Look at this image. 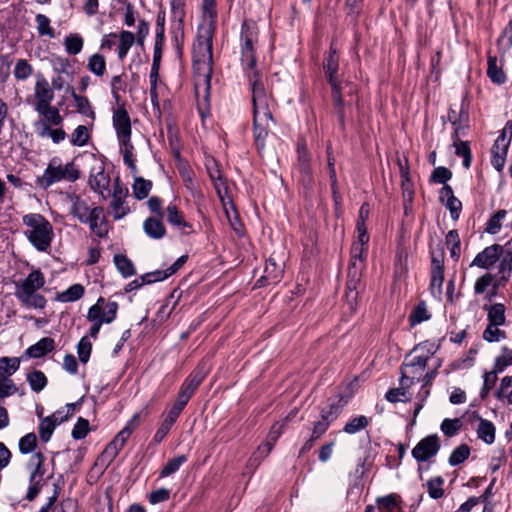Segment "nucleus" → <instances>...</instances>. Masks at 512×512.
Returning <instances> with one entry per match:
<instances>
[{"label": "nucleus", "instance_id": "nucleus-1", "mask_svg": "<svg viewBox=\"0 0 512 512\" xmlns=\"http://www.w3.org/2000/svg\"><path fill=\"white\" fill-rule=\"evenodd\" d=\"M258 42V29L255 23L245 21L241 27V63L251 82L253 103V127L258 149H264L268 132L274 123L270 108L271 98L267 94L259 72L255 69V45Z\"/></svg>", "mask_w": 512, "mask_h": 512}, {"label": "nucleus", "instance_id": "nucleus-2", "mask_svg": "<svg viewBox=\"0 0 512 512\" xmlns=\"http://www.w3.org/2000/svg\"><path fill=\"white\" fill-rule=\"evenodd\" d=\"M23 234L38 252H48L54 239V229L40 213H28L22 217Z\"/></svg>", "mask_w": 512, "mask_h": 512}, {"label": "nucleus", "instance_id": "nucleus-3", "mask_svg": "<svg viewBox=\"0 0 512 512\" xmlns=\"http://www.w3.org/2000/svg\"><path fill=\"white\" fill-rule=\"evenodd\" d=\"M212 27L203 28L193 45V63L198 81L202 78L206 89L210 88L212 76Z\"/></svg>", "mask_w": 512, "mask_h": 512}, {"label": "nucleus", "instance_id": "nucleus-4", "mask_svg": "<svg viewBox=\"0 0 512 512\" xmlns=\"http://www.w3.org/2000/svg\"><path fill=\"white\" fill-rule=\"evenodd\" d=\"M45 276L39 269L32 270L26 278L15 283V296L27 308L43 309L46 298L39 293L45 285Z\"/></svg>", "mask_w": 512, "mask_h": 512}, {"label": "nucleus", "instance_id": "nucleus-5", "mask_svg": "<svg viewBox=\"0 0 512 512\" xmlns=\"http://www.w3.org/2000/svg\"><path fill=\"white\" fill-rule=\"evenodd\" d=\"M367 246L353 243L351 249V260L348 267V279L346 283V300L352 311L356 309L358 298V285L361 281V274L364 268V260L367 256Z\"/></svg>", "mask_w": 512, "mask_h": 512}, {"label": "nucleus", "instance_id": "nucleus-6", "mask_svg": "<svg viewBox=\"0 0 512 512\" xmlns=\"http://www.w3.org/2000/svg\"><path fill=\"white\" fill-rule=\"evenodd\" d=\"M113 126L116 130L117 139L120 144V151L123 155L124 163L136 172L134 158V146L131 142V122L128 112L124 108H118L113 114Z\"/></svg>", "mask_w": 512, "mask_h": 512}, {"label": "nucleus", "instance_id": "nucleus-7", "mask_svg": "<svg viewBox=\"0 0 512 512\" xmlns=\"http://www.w3.org/2000/svg\"><path fill=\"white\" fill-rule=\"evenodd\" d=\"M80 176L79 169L73 161L62 163L58 157L52 158L43 174L36 180L37 185L46 189L61 181L75 182Z\"/></svg>", "mask_w": 512, "mask_h": 512}, {"label": "nucleus", "instance_id": "nucleus-8", "mask_svg": "<svg viewBox=\"0 0 512 512\" xmlns=\"http://www.w3.org/2000/svg\"><path fill=\"white\" fill-rule=\"evenodd\" d=\"M18 357H0V398L13 395L17 391L11 376L19 369Z\"/></svg>", "mask_w": 512, "mask_h": 512}, {"label": "nucleus", "instance_id": "nucleus-9", "mask_svg": "<svg viewBox=\"0 0 512 512\" xmlns=\"http://www.w3.org/2000/svg\"><path fill=\"white\" fill-rule=\"evenodd\" d=\"M45 457L41 452L33 454L27 464L30 471L29 488L26 494V499L32 501L40 492V485L43 480Z\"/></svg>", "mask_w": 512, "mask_h": 512}, {"label": "nucleus", "instance_id": "nucleus-10", "mask_svg": "<svg viewBox=\"0 0 512 512\" xmlns=\"http://www.w3.org/2000/svg\"><path fill=\"white\" fill-rule=\"evenodd\" d=\"M323 67L328 78V82L332 87L334 104L336 107L341 108L343 105L342 91L345 87H343L337 77L339 62L334 50H331L329 56L325 59Z\"/></svg>", "mask_w": 512, "mask_h": 512}, {"label": "nucleus", "instance_id": "nucleus-11", "mask_svg": "<svg viewBox=\"0 0 512 512\" xmlns=\"http://www.w3.org/2000/svg\"><path fill=\"white\" fill-rule=\"evenodd\" d=\"M440 449V440L436 434L421 439L412 449V456L418 462H425L434 457Z\"/></svg>", "mask_w": 512, "mask_h": 512}, {"label": "nucleus", "instance_id": "nucleus-12", "mask_svg": "<svg viewBox=\"0 0 512 512\" xmlns=\"http://www.w3.org/2000/svg\"><path fill=\"white\" fill-rule=\"evenodd\" d=\"M128 195V189L116 178L113 186L112 201L110 204L111 213L115 220L123 218L128 212L129 208L125 206V199Z\"/></svg>", "mask_w": 512, "mask_h": 512}, {"label": "nucleus", "instance_id": "nucleus-13", "mask_svg": "<svg viewBox=\"0 0 512 512\" xmlns=\"http://www.w3.org/2000/svg\"><path fill=\"white\" fill-rule=\"evenodd\" d=\"M91 189L99 193L104 199L110 196V177L105 172L103 165L94 166L89 176Z\"/></svg>", "mask_w": 512, "mask_h": 512}, {"label": "nucleus", "instance_id": "nucleus-14", "mask_svg": "<svg viewBox=\"0 0 512 512\" xmlns=\"http://www.w3.org/2000/svg\"><path fill=\"white\" fill-rule=\"evenodd\" d=\"M506 129L507 127L502 130L501 134L495 140L491 150V164L497 171H501L505 165L508 147L510 144V139L506 136Z\"/></svg>", "mask_w": 512, "mask_h": 512}, {"label": "nucleus", "instance_id": "nucleus-15", "mask_svg": "<svg viewBox=\"0 0 512 512\" xmlns=\"http://www.w3.org/2000/svg\"><path fill=\"white\" fill-rule=\"evenodd\" d=\"M118 303L115 301H106L103 297H99L94 305L89 309L96 310L97 320L102 324L112 323L118 313Z\"/></svg>", "mask_w": 512, "mask_h": 512}, {"label": "nucleus", "instance_id": "nucleus-16", "mask_svg": "<svg viewBox=\"0 0 512 512\" xmlns=\"http://www.w3.org/2000/svg\"><path fill=\"white\" fill-rule=\"evenodd\" d=\"M34 109L51 105L54 99V91L47 79L43 76L37 77L34 86Z\"/></svg>", "mask_w": 512, "mask_h": 512}, {"label": "nucleus", "instance_id": "nucleus-17", "mask_svg": "<svg viewBox=\"0 0 512 512\" xmlns=\"http://www.w3.org/2000/svg\"><path fill=\"white\" fill-rule=\"evenodd\" d=\"M502 251V246L498 244L488 246L476 255L470 266L488 269L498 261Z\"/></svg>", "mask_w": 512, "mask_h": 512}, {"label": "nucleus", "instance_id": "nucleus-18", "mask_svg": "<svg viewBox=\"0 0 512 512\" xmlns=\"http://www.w3.org/2000/svg\"><path fill=\"white\" fill-rule=\"evenodd\" d=\"M89 225L90 230L99 238H104L108 234V225L104 215V209L100 206L92 208V214L85 223Z\"/></svg>", "mask_w": 512, "mask_h": 512}, {"label": "nucleus", "instance_id": "nucleus-19", "mask_svg": "<svg viewBox=\"0 0 512 512\" xmlns=\"http://www.w3.org/2000/svg\"><path fill=\"white\" fill-rule=\"evenodd\" d=\"M205 376L206 371L198 367L184 381L178 394L184 395L186 396L187 400H190V398L192 397L198 386L201 384Z\"/></svg>", "mask_w": 512, "mask_h": 512}, {"label": "nucleus", "instance_id": "nucleus-20", "mask_svg": "<svg viewBox=\"0 0 512 512\" xmlns=\"http://www.w3.org/2000/svg\"><path fill=\"white\" fill-rule=\"evenodd\" d=\"M474 419L478 422L476 427L477 437L488 445L493 444L496 437L495 425L479 415H475Z\"/></svg>", "mask_w": 512, "mask_h": 512}, {"label": "nucleus", "instance_id": "nucleus-21", "mask_svg": "<svg viewBox=\"0 0 512 512\" xmlns=\"http://www.w3.org/2000/svg\"><path fill=\"white\" fill-rule=\"evenodd\" d=\"M70 202V213L81 223H86L88 221V217L92 214V208H90L88 203L79 196H72L70 198Z\"/></svg>", "mask_w": 512, "mask_h": 512}, {"label": "nucleus", "instance_id": "nucleus-22", "mask_svg": "<svg viewBox=\"0 0 512 512\" xmlns=\"http://www.w3.org/2000/svg\"><path fill=\"white\" fill-rule=\"evenodd\" d=\"M143 230L152 239H162L166 234L165 226L160 217H149L143 222Z\"/></svg>", "mask_w": 512, "mask_h": 512}, {"label": "nucleus", "instance_id": "nucleus-23", "mask_svg": "<svg viewBox=\"0 0 512 512\" xmlns=\"http://www.w3.org/2000/svg\"><path fill=\"white\" fill-rule=\"evenodd\" d=\"M487 75L494 84L501 85L506 82L502 61H499L495 56L488 57Z\"/></svg>", "mask_w": 512, "mask_h": 512}, {"label": "nucleus", "instance_id": "nucleus-24", "mask_svg": "<svg viewBox=\"0 0 512 512\" xmlns=\"http://www.w3.org/2000/svg\"><path fill=\"white\" fill-rule=\"evenodd\" d=\"M166 218H167V221L171 225L180 228L182 233H184V234L191 233L192 226L184 220L182 213L178 210V208L174 204H170L167 206Z\"/></svg>", "mask_w": 512, "mask_h": 512}, {"label": "nucleus", "instance_id": "nucleus-25", "mask_svg": "<svg viewBox=\"0 0 512 512\" xmlns=\"http://www.w3.org/2000/svg\"><path fill=\"white\" fill-rule=\"evenodd\" d=\"M35 111L42 117L41 121L58 127L63 123V117L57 107L51 105L36 107Z\"/></svg>", "mask_w": 512, "mask_h": 512}, {"label": "nucleus", "instance_id": "nucleus-26", "mask_svg": "<svg viewBox=\"0 0 512 512\" xmlns=\"http://www.w3.org/2000/svg\"><path fill=\"white\" fill-rule=\"evenodd\" d=\"M54 347V340L50 337H44L26 349L25 354L31 358H40L52 351Z\"/></svg>", "mask_w": 512, "mask_h": 512}, {"label": "nucleus", "instance_id": "nucleus-27", "mask_svg": "<svg viewBox=\"0 0 512 512\" xmlns=\"http://www.w3.org/2000/svg\"><path fill=\"white\" fill-rule=\"evenodd\" d=\"M283 272V264L277 263L273 257H270L266 261L262 279H264L268 284L277 283L281 279Z\"/></svg>", "mask_w": 512, "mask_h": 512}, {"label": "nucleus", "instance_id": "nucleus-28", "mask_svg": "<svg viewBox=\"0 0 512 512\" xmlns=\"http://www.w3.org/2000/svg\"><path fill=\"white\" fill-rule=\"evenodd\" d=\"M85 293V288L81 284H73L66 290L57 293L55 299L56 301L62 302V303H68V302H74L83 297Z\"/></svg>", "mask_w": 512, "mask_h": 512}, {"label": "nucleus", "instance_id": "nucleus-29", "mask_svg": "<svg viewBox=\"0 0 512 512\" xmlns=\"http://www.w3.org/2000/svg\"><path fill=\"white\" fill-rule=\"evenodd\" d=\"M407 382L412 383V381L409 380V378L406 376V372H402V378H401V387L398 388H392L387 391L385 398L392 403H396L399 401H404L407 399V391L404 388V386L407 384Z\"/></svg>", "mask_w": 512, "mask_h": 512}, {"label": "nucleus", "instance_id": "nucleus-30", "mask_svg": "<svg viewBox=\"0 0 512 512\" xmlns=\"http://www.w3.org/2000/svg\"><path fill=\"white\" fill-rule=\"evenodd\" d=\"M495 395L503 403L512 404V376H505L501 379Z\"/></svg>", "mask_w": 512, "mask_h": 512}, {"label": "nucleus", "instance_id": "nucleus-31", "mask_svg": "<svg viewBox=\"0 0 512 512\" xmlns=\"http://www.w3.org/2000/svg\"><path fill=\"white\" fill-rule=\"evenodd\" d=\"M138 425V415H134L126 424V426L115 436L112 440L121 449L124 447L126 441L132 434L133 430Z\"/></svg>", "mask_w": 512, "mask_h": 512}, {"label": "nucleus", "instance_id": "nucleus-32", "mask_svg": "<svg viewBox=\"0 0 512 512\" xmlns=\"http://www.w3.org/2000/svg\"><path fill=\"white\" fill-rule=\"evenodd\" d=\"M507 216L505 209L498 210L493 214L486 223L485 231L489 234H498L502 228V223Z\"/></svg>", "mask_w": 512, "mask_h": 512}, {"label": "nucleus", "instance_id": "nucleus-33", "mask_svg": "<svg viewBox=\"0 0 512 512\" xmlns=\"http://www.w3.org/2000/svg\"><path fill=\"white\" fill-rule=\"evenodd\" d=\"M90 140L89 128L85 125L77 126L70 135V143L73 146L82 147L88 144Z\"/></svg>", "mask_w": 512, "mask_h": 512}, {"label": "nucleus", "instance_id": "nucleus-34", "mask_svg": "<svg viewBox=\"0 0 512 512\" xmlns=\"http://www.w3.org/2000/svg\"><path fill=\"white\" fill-rule=\"evenodd\" d=\"M118 57L123 60L135 42V36L130 31H122L119 36Z\"/></svg>", "mask_w": 512, "mask_h": 512}, {"label": "nucleus", "instance_id": "nucleus-35", "mask_svg": "<svg viewBox=\"0 0 512 512\" xmlns=\"http://www.w3.org/2000/svg\"><path fill=\"white\" fill-rule=\"evenodd\" d=\"M84 45V40L79 34H69L64 39V47L65 51L69 55H77L79 54Z\"/></svg>", "mask_w": 512, "mask_h": 512}, {"label": "nucleus", "instance_id": "nucleus-36", "mask_svg": "<svg viewBox=\"0 0 512 512\" xmlns=\"http://www.w3.org/2000/svg\"><path fill=\"white\" fill-rule=\"evenodd\" d=\"M87 68L96 76H103L106 71V60L103 55L95 53L88 59Z\"/></svg>", "mask_w": 512, "mask_h": 512}, {"label": "nucleus", "instance_id": "nucleus-37", "mask_svg": "<svg viewBox=\"0 0 512 512\" xmlns=\"http://www.w3.org/2000/svg\"><path fill=\"white\" fill-rule=\"evenodd\" d=\"M152 189V182L150 180H146L142 177H137L134 180L132 190L133 195L136 199L142 200L149 195V192Z\"/></svg>", "mask_w": 512, "mask_h": 512}, {"label": "nucleus", "instance_id": "nucleus-38", "mask_svg": "<svg viewBox=\"0 0 512 512\" xmlns=\"http://www.w3.org/2000/svg\"><path fill=\"white\" fill-rule=\"evenodd\" d=\"M27 381L32 391L39 393L47 385V377L40 370H34L27 375Z\"/></svg>", "mask_w": 512, "mask_h": 512}, {"label": "nucleus", "instance_id": "nucleus-39", "mask_svg": "<svg viewBox=\"0 0 512 512\" xmlns=\"http://www.w3.org/2000/svg\"><path fill=\"white\" fill-rule=\"evenodd\" d=\"M114 263L118 271L123 275V277L128 278L135 274V268L132 261L128 259L125 255H115Z\"/></svg>", "mask_w": 512, "mask_h": 512}, {"label": "nucleus", "instance_id": "nucleus-40", "mask_svg": "<svg viewBox=\"0 0 512 512\" xmlns=\"http://www.w3.org/2000/svg\"><path fill=\"white\" fill-rule=\"evenodd\" d=\"M456 155L463 158V166L469 168L472 161L471 150L467 141L461 139L453 140Z\"/></svg>", "mask_w": 512, "mask_h": 512}, {"label": "nucleus", "instance_id": "nucleus-41", "mask_svg": "<svg viewBox=\"0 0 512 512\" xmlns=\"http://www.w3.org/2000/svg\"><path fill=\"white\" fill-rule=\"evenodd\" d=\"M489 324L503 325L505 323V306L496 303L487 308Z\"/></svg>", "mask_w": 512, "mask_h": 512}, {"label": "nucleus", "instance_id": "nucleus-42", "mask_svg": "<svg viewBox=\"0 0 512 512\" xmlns=\"http://www.w3.org/2000/svg\"><path fill=\"white\" fill-rule=\"evenodd\" d=\"M445 241L451 257L457 261L460 257V237L457 230H450Z\"/></svg>", "mask_w": 512, "mask_h": 512}, {"label": "nucleus", "instance_id": "nucleus-43", "mask_svg": "<svg viewBox=\"0 0 512 512\" xmlns=\"http://www.w3.org/2000/svg\"><path fill=\"white\" fill-rule=\"evenodd\" d=\"M369 423V418H367L364 415H360L348 421L344 426L343 431L348 434H355L365 429L369 425Z\"/></svg>", "mask_w": 512, "mask_h": 512}, {"label": "nucleus", "instance_id": "nucleus-44", "mask_svg": "<svg viewBox=\"0 0 512 512\" xmlns=\"http://www.w3.org/2000/svg\"><path fill=\"white\" fill-rule=\"evenodd\" d=\"M345 404L346 401H343L342 399H339L337 402L330 403L328 409H323L321 411V419L328 421V424L330 425L338 417Z\"/></svg>", "mask_w": 512, "mask_h": 512}, {"label": "nucleus", "instance_id": "nucleus-45", "mask_svg": "<svg viewBox=\"0 0 512 512\" xmlns=\"http://www.w3.org/2000/svg\"><path fill=\"white\" fill-rule=\"evenodd\" d=\"M430 319V314L427 310L425 302H420L412 311L409 316V321L412 326L418 325L423 321Z\"/></svg>", "mask_w": 512, "mask_h": 512}, {"label": "nucleus", "instance_id": "nucleus-46", "mask_svg": "<svg viewBox=\"0 0 512 512\" xmlns=\"http://www.w3.org/2000/svg\"><path fill=\"white\" fill-rule=\"evenodd\" d=\"M296 413L297 411L293 410L288 414L285 420H283L282 422L275 423L270 429L267 441L273 442V444H275L278 438L282 435L286 423L292 418H294L296 416Z\"/></svg>", "mask_w": 512, "mask_h": 512}, {"label": "nucleus", "instance_id": "nucleus-47", "mask_svg": "<svg viewBox=\"0 0 512 512\" xmlns=\"http://www.w3.org/2000/svg\"><path fill=\"white\" fill-rule=\"evenodd\" d=\"M443 484H444V480L440 476H437V477H434V478H431L430 480H428L426 483V487H427V492H428L429 496L433 499L441 498L444 494Z\"/></svg>", "mask_w": 512, "mask_h": 512}, {"label": "nucleus", "instance_id": "nucleus-48", "mask_svg": "<svg viewBox=\"0 0 512 512\" xmlns=\"http://www.w3.org/2000/svg\"><path fill=\"white\" fill-rule=\"evenodd\" d=\"M444 281V270L432 271L430 292L433 297L440 299L442 295V286Z\"/></svg>", "mask_w": 512, "mask_h": 512}, {"label": "nucleus", "instance_id": "nucleus-49", "mask_svg": "<svg viewBox=\"0 0 512 512\" xmlns=\"http://www.w3.org/2000/svg\"><path fill=\"white\" fill-rule=\"evenodd\" d=\"M470 455V448L466 444H462L456 447L449 457V464L451 466H457L464 462Z\"/></svg>", "mask_w": 512, "mask_h": 512}, {"label": "nucleus", "instance_id": "nucleus-50", "mask_svg": "<svg viewBox=\"0 0 512 512\" xmlns=\"http://www.w3.org/2000/svg\"><path fill=\"white\" fill-rule=\"evenodd\" d=\"M55 420L52 418L45 417L41 420L39 425V437L43 442H48L55 430Z\"/></svg>", "mask_w": 512, "mask_h": 512}, {"label": "nucleus", "instance_id": "nucleus-51", "mask_svg": "<svg viewBox=\"0 0 512 512\" xmlns=\"http://www.w3.org/2000/svg\"><path fill=\"white\" fill-rule=\"evenodd\" d=\"M379 509L382 512H399L398 498L395 495H388L377 500Z\"/></svg>", "mask_w": 512, "mask_h": 512}, {"label": "nucleus", "instance_id": "nucleus-52", "mask_svg": "<svg viewBox=\"0 0 512 512\" xmlns=\"http://www.w3.org/2000/svg\"><path fill=\"white\" fill-rule=\"evenodd\" d=\"M35 21L40 36H48L50 38L55 36L54 29L50 26V19L46 15L37 14Z\"/></svg>", "mask_w": 512, "mask_h": 512}, {"label": "nucleus", "instance_id": "nucleus-53", "mask_svg": "<svg viewBox=\"0 0 512 512\" xmlns=\"http://www.w3.org/2000/svg\"><path fill=\"white\" fill-rule=\"evenodd\" d=\"M187 461V457L185 455L177 456L167 462V464L162 468L160 472V477L165 478L173 473H175L182 464Z\"/></svg>", "mask_w": 512, "mask_h": 512}, {"label": "nucleus", "instance_id": "nucleus-54", "mask_svg": "<svg viewBox=\"0 0 512 512\" xmlns=\"http://www.w3.org/2000/svg\"><path fill=\"white\" fill-rule=\"evenodd\" d=\"M273 442L266 441L264 444L260 445L253 456L250 458V465L258 466L260 462L269 455L271 450L273 449Z\"/></svg>", "mask_w": 512, "mask_h": 512}, {"label": "nucleus", "instance_id": "nucleus-55", "mask_svg": "<svg viewBox=\"0 0 512 512\" xmlns=\"http://www.w3.org/2000/svg\"><path fill=\"white\" fill-rule=\"evenodd\" d=\"M428 360L429 355H416L412 357L410 361L404 362L402 367L405 369H413V371H411L412 373L423 371L427 365Z\"/></svg>", "mask_w": 512, "mask_h": 512}, {"label": "nucleus", "instance_id": "nucleus-56", "mask_svg": "<svg viewBox=\"0 0 512 512\" xmlns=\"http://www.w3.org/2000/svg\"><path fill=\"white\" fill-rule=\"evenodd\" d=\"M122 449L112 441L106 446L99 457L101 464L108 466L119 454Z\"/></svg>", "mask_w": 512, "mask_h": 512}, {"label": "nucleus", "instance_id": "nucleus-57", "mask_svg": "<svg viewBox=\"0 0 512 512\" xmlns=\"http://www.w3.org/2000/svg\"><path fill=\"white\" fill-rule=\"evenodd\" d=\"M72 98L76 103V108L79 113L94 118V112L92 110L89 100L86 97L80 96L73 92Z\"/></svg>", "mask_w": 512, "mask_h": 512}, {"label": "nucleus", "instance_id": "nucleus-58", "mask_svg": "<svg viewBox=\"0 0 512 512\" xmlns=\"http://www.w3.org/2000/svg\"><path fill=\"white\" fill-rule=\"evenodd\" d=\"M498 45L503 53L507 52L512 47V21L503 29L498 39Z\"/></svg>", "mask_w": 512, "mask_h": 512}, {"label": "nucleus", "instance_id": "nucleus-59", "mask_svg": "<svg viewBox=\"0 0 512 512\" xmlns=\"http://www.w3.org/2000/svg\"><path fill=\"white\" fill-rule=\"evenodd\" d=\"M37 445V437L35 433H28L19 440V451L22 454L31 453Z\"/></svg>", "mask_w": 512, "mask_h": 512}, {"label": "nucleus", "instance_id": "nucleus-60", "mask_svg": "<svg viewBox=\"0 0 512 512\" xmlns=\"http://www.w3.org/2000/svg\"><path fill=\"white\" fill-rule=\"evenodd\" d=\"M32 66L24 59H19L14 67V76L19 80H25L32 74Z\"/></svg>", "mask_w": 512, "mask_h": 512}, {"label": "nucleus", "instance_id": "nucleus-61", "mask_svg": "<svg viewBox=\"0 0 512 512\" xmlns=\"http://www.w3.org/2000/svg\"><path fill=\"white\" fill-rule=\"evenodd\" d=\"M461 428V421L457 418H446L441 423V431L448 437H452L458 433Z\"/></svg>", "mask_w": 512, "mask_h": 512}, {"label": "nucleus", "instance_id": "nucleus-62", "mask_svg": "<svg viewBox=\"0 0 512 512\" xmlns=\"http://www.w3.org/2000/svg\"><path fill=\"white\" fill-rule=\"evenodd\" d=\"M91 350L92 344L88 336L82 337L77 346L78 357L82 363L88 362Z\"/></svg>", "mask_w": 512, "mask_h": 512}, {"label": "nucleus", "instance_id": "nucleus-63", "mask_svg": "<svg viewBox=\"0 0 512 512\" xmlns=\"http://www.w3.org/2000/svg\"><path fill=\"white\" fill-rule=\"evenodd\" d=\"M499 325L489 324L483 332V338L488 342H498L505 338V332L500 330Z\"/></svg>", "mask_w": 512, "mask_h": 512}, {"label": "nucleus", "instance_id": "nucleus-64", "mask_svg": "<svg viewBox=\"0 0 512 512\" xmlns=\"http://www.w3.org/2000/svg\"><path fill=\"white\" fill-rule=\"evenodd\" d=\"M512 365V350L504 349L502 354L496 358L495 369L503 372L508 366Z\"/></svg>", "mask_w": 512, "mask_h": 512}]
</instances>
